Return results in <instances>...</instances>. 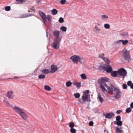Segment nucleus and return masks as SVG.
Returning <instances> with one entry per match:
<instances>
[{"label": "nucleus", "mask_w": 133, "mask_h": 133, "mask_svg": "<svg viewBox=\"0 0 133 133\" xmlns=\"http://www.w3.org/2000/svg\"><path fill=\"white\" fill-rule=\"evenodd\" d=\"M45 77V75L44 74L39 75L38 76V78L40 79H44Z\"/></svg>", "instance_id": "2f4dec72"}, {"label": "nucleus", "mask_w": 133, "mask_h": 133, "mask_svg": "<svg viewBox=\"0 0 133 133\" xmlns=\"http://www.w3.org/2000/svg\"><path fill=\"white\" fill-rule=\"evenodd\" d=\"M58 12V11L55 9H53L51 10V14L53 15H56Z\"/></svg>", "instance_id": "5701e85b"}, {"label": "nucleus", "mask_w": 133, "mask_h": 133, "mask_svg": "<svg viewBox=\"0 0 133 133\" xmlns=\"http://www.w3.org/2000/svg\"><path fill=\"white\" fill-rule=\"evenodd\" d=\"M5 10L7 11H9L11 9V8L10 6H6L5 8Z\"/></svg>", "instance_id": "ea45409f"}, {"label": "nucleus", "mask_w": 133, "mask_h": 133, "mask_svg": "<svg viewBox=\"0 0 133 133\" xmlns=\"http://www.w3.org/2000/svg\"><path fill=\"white\" fill-rule=\"evenodd\" d=\"M51 69L50 71L51 73H54L57 71L58 68L57 66L55 65H52L51 66Z\"/></svg>", "instance_id": "ddd939ff"}, {"label": "nucleus", "mask_w": 133, "mask_h": 133, "mask_svg": "<svg viewBox=\"0 0 133 133\" xmlns=\"http://www.w3.org/2000/svg\"><path fill=\"white\" fill-rule=\"evenodd\" d=\"M80 63H84V60L83 59V58L79 56V58L78 60Z\"/></svg>", "instance_id": "72a5a7b5"}, {"label": "nucleus", "mask_w": 133, "mask_h": 133, "mask_svg": "<svg viewBox=\"0 0 133 133\" xmlns=\"http://www.w3.org/2000/svg\"><path fill=\"white\" fill-rule=\"evenodd\" d=\"M78 101L80 103H84V101H83V100L82 101L81 100L79 99L78 100Z\"/></svg>", "instance_id": "4d7b16f0"}, {"label": "nucleus", "mask_w": 133, "mask_h": 133, "mask_svg": "<svg viewBox=\"0 0 133 133\" xmlns=\"http://www.w3.org/2000/svg\"><path fill=\"white\" fill-rule=\"evenodd\" d=\"M81 77L83 79H87V77L85 74H82L81 75Z\"/></svg>", "instance_id": "cd10ccee"}, {"label": "nucleus", "mask_w": 133, "mask_h": 133, "mask_svg": "<svg viewBox=\"0 0 133 133\" xmlns=\"http://www.w3.org/2000/svg\"><path fill=\"white\" fill-rule=\"evenodd\" d=\"M130 86L131 89H133V83H132Z\"/></svg>", "instance_id": "052dcab7"}, {"label": "nucleus", "mask_w": 133, "mask_h": 133, "mask_svg": "<svg viewBox=\"0 0 133 133\" xmlns=\"http://www.w3.org/2000/svg\"><path fill=\"white\" fill-rule=\"evenodd\" d=\"M128 42V41L127 40H123L122 43L123 45H126L127 44Z\"/></svg>", "instance_id": "79ce46f5"}, {"label": "nucleus", "mask_w": 133, "mask_h": 133, "mask_svg": "<svg viewBox=\"0 0 133 133\" xmlns=\"http://www.w3.org/2000/svg\"><path fill=\"white\" fill-rule=\"evenodd\" d=\"M122 111L121 110H118L116 111V113L117 114H119Z\"/></svg>", "instance_id": "5fc2aeb1"}, {"label": "nucleus", "mask_w": 133, "mask_h": 133, "mask_svg": "<svg viewBox=\"0 0 133 133\" xmlns=\"http://www.w3.org/2000/svg\"><path fill=\"white\" fill-rule=\"evenodd\" d=\"M41 72L45 74H48L50 72V71L47 69H43L41 71Z\"/></svg>", "instance_id": "412c9836"}, {"label": "nucleus", "mask_w": 133, "mask_h": 133, "mask_svg": "<svg viewBox=\"0 0 133 133\" xmlns=\"http://www.w3.org/2000/svg\"><path fill=\"white\" fill-rule=\"evenodd\" d=\"M116 132L117 133H123V130H120V128L118 127H116Z\"/></svg>", "instance_id": "aec40b11"}, {"label": "nucleus", "mask_w": 133, "mask_h": 133, "mask_svg": "<svg viewBox=\"0 0 133 133\" xmlns=\"http://www.w3.org/2000/svg\"><path fill=\"white\" fill-rule=\"evenodd\" d=\"M104 27L106 29H109L110 28V25L109 24H104Z\"/></svg>", "instance_id": "a19ab883"}, {"label": "nucleus", "mask_w": 133, "mask_h": 133, "mask_svg": "<svg viewBox=\"0 0 133 133\" xmlns=\"http://www.w3.org/2000/svg\"><path fill=\"white\" fill-rule=\"evenodd\" d=\"M69 126L71 128H74L73 127L75 126V124L73 122H70L69 123Z\"/></svg>", "instance_id": "c756f323"}, {"label": "nucleus", "mask_w": 133, "mask_h": 133, "mask_svg": "<svg viewBox=\"0 0 133 133\" xmlns=\"http://www.w3.org/2000/svg\"><path fill=\"white\" fill-rule=\"evenodd\" d=\"M5 103L6 104V105H7V106H9L10 104L7 101H6Z\"/></svg>", "instance_id": "6e6d98bb"}, {"label": "nucleus", "mask_w": 133, "mask_h": 133, "mask_svg": "<svg viewBox=\"0 0 133 133\" xmlns=\"http://www.w3.org/2000/svg\"><path fill=\"white\" fill-rule=\"evenodd\" d=\"M111 75L114 77H118V74L117 70V71H113L110 73Z\"/></svg>", "instance_id": "f3484780"}, {"label": "nucleus", "mask_w": 133, "mask_h": 133, "mask_svg": "<svg viewBox=\"0 0 133 133\" xmlns=\"http://www.w3.org/2000/svg\"><path fill=\"white\" fill-rule=\"evenodd\" d=\"M19 115L21 116L22 118L24 119H26L27 117L28 116L23 111H22Z\"/></svg>", "instance_id": "dca6fc26"}, {"label": "nucleus", "mask_w": 133, "mask_h": 133, "mask_svg": "<svg viewBox=\"0 0 133 133\" xmlns=\"http://www.w3.org/2000/svg\"><path fill=\"white\" fill-rule=\"evenodd\" d=\"M104 54L103 53L101 54H99V57L100 58L103 59L105 57H104Z\"/></svg>", "instance_id": "4c0bfd02"}, {"label": "nucleus", "mask_w": 133, "mask_h": 133, "mask_svg": "<svg viewBox=\"0 0 133 133\" xmlns=\"http://www.w3.org/2000/svg\"><path fill=\"white\" fill-rule=\"evenodd\" d=\"M100 87L102 89V91L103 92H107V90L103 85L101 84V85Z\"/></svg>", "instance_id": "393cba45"}, {"label": "nucleus", "mask_w": 133, "mask_h": 133, "mask_svg": "<svg viewBox=\"0 0 133 133\" xmlns=\"http://www.w3.org/2000/svg\"><path fill=\"white\" fill-rule=\"evenodd\" d=\"M4 102H5V101H6L5 99H4Z\"/></svg>", "instance_id": "0e129e2a"}, {"label": "nucleus", "mask_w": 133, "mask_h": 133, "mask_svg": "<svg viewBox=\"0 0 133 133\" xmlns=\"http://www.w3.org/2000/svg\"><path fill=\"white\" fill-rule=\"evenodd\" d=\"M76 130L74 128H71L70 131L71 133H76Z\"/></svg>", "instance_id": "c9c22d12"}, {"label": "nucleus", "mask_w": 133, "mask_h": 133, "mask_svg": "<svg viewBox=\"0 0 133 133\" xmlns=\"http://www.w3.org/2000/svg\"><path fill=\"white\" fill-rule=\"evenodd\" d=\"M120 128V130H121L122 129V128H121V127L120 128Z\"/></svg>", "instance_id": "338daca9"}, {"label": "nucleus", "mask_w": 133, "mask_h": 133, "mask_svg": "<svg viewBox=\"0 0 133 133\" xmlns=\"http://www.w3.org/2000/svg\"><path fill=\"white\" fill-rule=\"evenodd\" d=\"M122 87L123 89H127V85L125 84H123L122 85Z\"/></svg>", "instance_id": "de8ad7c7"}, {"label": "nucleus", "mask_w": 133, "mask_h": 133, "mask_svg": "<svg viewBox=\"0 0 133 133\" xmlns=\"http://www.w3.org/2000/svg\"><path fill=\"white\" fill-rule=\"evenodd\" d=\"M61 39H54L53 42L51 44L52 47L54 49L59 48Z\"/></svg>", "instance_id": "20e7f679"}, {"label": "nucleus", "mask_w": 133, "mask_h": 133, "mask_svg": "<svg viewBox=\"0 0 133 133\" xmlns=\"http://www.w3.org/2000/svg\"><path fill=\"white\" fill-rule=\"evenodd\" d=\"M32 15V14H22L20 16V18H24L28 17L30 16H31Z\"/></svg>", "instance_id": "a211bd4d"}, {"label": "nucleus", "mask_w": 133, "mask_h": 133, "mask_svg": "<svg viewBox=\"0 0 133 133\" xmlns=\"http://www.w3.org/2000/svg\"><path fill=\"white\" fill-rule=\"evenodd\" d=\"M13 93L14 92L12 91H9L7 93V96L9 99H12L13 97V96L12 95Z\"/></svg>", "instance_id": "2eb2a0df"}, {"label": "nucleus", "mask_w": 133, "mask_h": 133, "mask_svg": "<svg viewBox=\"0 0 133 133\" xmlns=\"http://www.w3.org/2000/svg\"><path fill=\"white\" fill-rule=\"evenodd\" d=\"M39 14L40 16L41 17L44 23L45 24V22L46 21V16L45 14L43 12L41 11H39Z\"/></svg>", "instance_id": "0eeeda50"}, {"label": "nucleus", "mask_w": 133, "mask_h": 133, "mask_svg": "<svg viewBox=\"0 0 133 133\" xmlns=\"http://www.w3.org/2000/svg\"><path fill=\"white\" fill-rule=\"evenodd\" d=\"M47 19L49 21H51L52 19L51 16L50 15H47L46 16V19Z\"/></svg>", "instance_id": "bb28decb"}, {"label": "nucleus", "mask_w": 133, "mask_h": 133, "mask_svg": "<svg viewBox=\"0 0 133 133\" xmlns=\"http://www.w3.org/2000/svg\"><path fill=\"white\" fill-rule=\"evenodd\" d=\"M121 119V117L119 116L118 115L116 116V121H120Z\"/></svg>", "instance_id": "c03bdc74"}, {"label": "nucleus", "mask_w": 133, "mask_h": 133, "mask_svg": "<svg viewBox=\"0 0 133 133\" xmlns=\"http://www.w3.org/2000/svg\"><path fill=\"white\" fill-rule=\"evenodd\" d=\"M89 91L88 90H86L85 91H83V93L85 94H88L89 93Z\"/></svg>", "instance_id": "864d4df0"}, {"label": "nucleus", "mask_w": 133, "mask_h": 133, "mask_svg": "<svg viewBox=\"0 0 133 133\" xmlns=\"http://www.w3.org/2000/svg\"><path fill=\"white\" fill-rule=\"evenodd\" d=\"M46 36L47 37H48V34L47 32H46Z\"/></svg>", "instance_id": "69168bd1"}, {"label": "nucleus", "mask_w": 133, "mask_h": 133, "mask_svg": "<svg viewBox=\"0 0 133 133\" xmlns=\"http://www.w3.org/2000/svg\"><path fill=\"white\" fill-rule=\"evenodd\" d=\"M53 35L54 36L55 38L54 39H61V38L59 37V35L60 32L59 31L55 30L53 32Z\"/></svg>", "instance_id": "9d476101"}, {"label": "nucleus", "mask_w": 133, "mask_h": 133, "mask_svg": "<svg viewBox=\"0 0 133 133\" xmlns=\"http://www.w3.org/2000/svg\"><path fill=\"white\" fill-rule=\"evenodd\" d=\"M98 98L99 99L100 102H101V103H102L104 101L103 99L101 97V95L99 94L98 95Z\"/></svg>", "instance_id": "b1692460"}, {"label": "nucleus", "mask_w": 133, "mask_h": 133, "mask_svg": "<svg viewBox=\"0 0 133 133\" xmlns=\"http://www.w3.org/2000/svg\"><path fill=\"white\" fill-rule=\"evenodd\" d=\"M131 108L129 107L127 108L125 110V112L126 113H130L131 111Z\"/></svg>", "instance_id": "473e14b6"}, {"label": "nucleus", "mask_w": 133, "mask_h": 133, "mask_svg": "<svg viewBox=\"0 0 133 133\" xmlns=\"http://www.w3.org/2000/svg\"><path fill=\"white\" fill-rule=\"evenodd\" d=\"M101 69L104 70V71L108 73H110L112 71V69L111 65L108 64L104 65L102 66H101L99 67Z\"/></svg>", "instance_id": "7ed1b4c3"}, {"label": "nucleus", "mask_w": 133, "mask_h": 133, "mask_svg": "<svg viewBox=\"0 0 133 133\" xmlns=\"http://www.w3.org/2000/svg\"><path fill=\"white\" fill-rule=\"evenodd\" d=\"M128 35L127 32H123L121 34V35L123 37H125Z\"/></svg>", "instance_id": "58836bf2"}, {"label": "nucleus", "mask_w": 133, "mask_h": 133, "mask_svg": "<svg viewBox=\"0 0 133 133\" xmlns=\"http://www.w3.org/2000/svg\"><path fill=\"white\" fill-rule=\"evenodd\" d=\"M114 91L115 92V94L114 96L116 99H118L120 97L122 93L120 90L117 87H115L114 89Z\"/></svg>", "instance_id": "39448f33"}, {"label": "nucleus", "mask_w": 133, "mask_h": 133, "mask_svg": "<svg viewBox=\"0 0 133 133\" xmlns=\"http://www.w3.org/2000/svg\"><path fill=\"white\" fill-rule=\"evenodd\" d=\"M123 40H120L117 41H116L115 42V43H122Z\"/></svg>", "instance_id": "a18cd8bd"}, {"label": "nucleus", "mask_w": 133, "mask_h": 133, "mask_svg": "<svg viewBox=\"0 0 133 133\" xmlns=\"http://www.w3.org/2000/svg\"><path fill=\"white\" fill-rule=\"evenodd\" d=\"M101 17L103 19L107 18H108V16L106 15H102Z\"/></svg>", "instance_id": "09e8293b"}, {"label": "nucleus", "mask_w": 133, "mask_h": 133, "mask_svg": "<svg viewBox=\"0 0 133 133\" xmlns=\"http://www.w3.org/2000/svg\"><path fill=\"white\" fill-rule=\"evenodd\" d=\"M74 96L76 98H78L80 96V95L79 93H77L74 94Z\"/></svg>", "instance_id": "e433bc0d"}, {"label": "nucleus", "mask_w": 133, "mask_h": 133, "mask_svg": "<svg viewBox=\"0 0 133 133\" xmlns=\"http://www.w3.org/2000/svg\"><path fill=\"white\" fill-rule=\"evenodd\" d=\"M114 123L115 124H117L118 126L121 125L122 124V121H115L114 122Z\"/></svg>", "instance_id": "6ab92c4d"}, {"label": "nucleus", "mask_w": 133, "mask_h": 133, "mask_svg": "<svg viewBox=\"0 0 133 133\" xmlns=\"http://www.w3.org/2000/svg\"><path fill=\"white\" fill-rule=\"evenodd\" d=\"M103 115L105 116L106 118L110 119L115 115V114L113 112H109L107 113L106 114H103Z\"/></svg>", "instance_id": "9b49d317"}, {"label": "nucleus", "mask_w": 133, "mask_h": 133, "mask_svg": "<svg viewBox=\"0 0 133 133\" xmlns=\"http://www.w3.org/2000/svg\"><path fill=\"white\" fill-rule=\"evenodd\" d=\"M106 132L107 133H109L108 131H107Z\"/></svg>", "instance_id": "774afa93"}, {"label": "nucleus", "mask_w": 133, "mask_h": 133, "mask_svg": "<svg viewBox=\"0 0 133 133\" xmlns=\"http://www.w3.org/2000/svg\"><path fill=\"white\" fill-rule=\"evenodd\" d=\"M66 1V0H61L60 1V3L62 4H64L65 3Z\"/></svg>", "instance_id": "49530a36"}, {"label": "nucleus", "mask_w": 133, "mask_h": 133, "mask_svg": "<svg viewBox=\"0 0 133 133\" xmlns=\"http://www.w3.org/2000/svg\"><path fill=\"white\" fill-rule=\"evenodd\" d=\"M81 82L78 83L76 82H73V84L77 88H79L81 87Z\"/></svg>", "instance_id": "4be33fe9"}, {"label": "nucleus", "mask_w": 133, "mask_h": 133, "mask_svg": "<svg viewBox=\"0 0 133 133\" xmlns=\"http://www.w3.org/2000/svg\"><path fill=\"white\" fill-rule=\"evenodd\" d=\"M130 106L132 108H133V102H132L131 103L130 105Z\"/></svg>", "instance_id": "bf43d9fd"}, {"label": "nucleus", "mask_w": 133, "mask_h": 133, "mask_svg": "<svg viewBox=\"0 0 133 133\" xmlns=\"http://www.w3.org/2000/svg\"><path fill=\"white\" fill-rule=\"evenodd\" d=\"M14 78H15V79H16V78H19V77H14Z\"/></svg>", "instance_id": "e2e57ef3"}, {"label": "nucleus", "mask_w": 133, "mask_h": 133, "mask_svg": "<svg viewBox=\"0 0 133 133\" xmlns=\"http://www.w3.org/2000/svg\"><path fill=\"white\" fill-rule=\"evenodd\" d=\"M108 78L107 77H102L98 80L97 83L101 85H102L103 84L108 82Z\"/></svg>", "instance_id": "423d86ee"}, {"label": "nucleus", "mask_w": 133, "mask_h": 133, "mask_svg": "<svg viewBox=\"0 0 133 133\" xmlns=\"http://www.w3.org/2000/svg\"><path fill=\"white\" fill-rule=\"evenodd\" d=\"M94 123L92 121H91L89 123V124L90 126H92L93 125Z\"/></svg>", "instance_id": "3c124183"}, {"label": "nucleus", "mask_w": 133, "mask_h": 133, "mask_svg": "<svg viewBox=\"0 0 133 133\" xmlns=\"http://www.w3.org/2000/svg\"><path fill=\"white\" fill-rule=\"evenodd\" d=\"M132 84V82L130 81H128L127 83V85L129 86H130Z\"/></svg>", "instance_id": "8fccbe9b"}, {"label": "nucleus", "mask_w": 133, "mask_h": 133, "mask_svg": "<svg viewBox=\"0 0 133 133\" xmlns=\"http://www.w3.org/2000/svg\"><path fill=\"white\" fill-rule=\"evenodd\" d=\"M60 29L63 31L65 32L66 31L67 28L66 27L63 26L61 27Z\"/></svg>", "instance_id": "7c9ffc66"}, {"label": "nucleus", "mask_w": 133, "mask_h": 133, "mask_svg": "<svg viewBox=\"0 0 133 133\" xmlns=\"http://www.w3.org/2000/svg\"><path fill=\"white\" fill-rule=\"evenodd\" d=\"M82 98L83 101H87L89 102L91 101V99L90 98V96L88 94H84L82 97Z\"/></svg>", "instance_id": "6e6552de"}, {"label": "nucleus", "mask_w": 133, "mask_h": 133, "mask_svg": "<svg viewBox=\"0 0 133 133\" xmlns=\"http://www.w3.org/2000/svg\"><path fill=\"white\" fill-rule=\"evenodd\" d=\"M115 87L112 84H111L110 86H109L107 88L108 91V92L110 95H112L113 94V91H114V89Z\"/></svg>", "instance_id": "f8f14e48"}, {"label": "nucleus", "mask_w": 133, "mask_h": 133, "mask_svg": "<svg viewBox=\"0 0 133 133\" xmlns=\"http://www.w3.org/2000/svg\"><path fill=\"white\" fill-rule=\"evenodd\" d=\"M79 58V56L75 55L71 57L70 59L74 63L77 64L78 63V61Z\"/></svg>", "instance_id": "1a4fd4ad"}, {"label": "nucleus", "mask_w": 133, "mask_h": 133, "mask_svg": "<svg viewBox=\"0 0 133 133\" xmlns=\"http://www.w3.org/2000/svg\"><path fill=\"white\" fill-rule=\"evenodd\" d=\"M44 89L47 91H50L51 89V87L47 85H45V86Z\"/></svg>", "instance_id": "c85d7f7f"}, {"label": "nucleus", "mask_w": 133, "mask_h": 133, "mask_svg": "<svg viewBox=\"0 0 133 133\" xmlns=\"http://www.w3.org/2000/svg\"><path fill=\"white\" fill-rule=\"evenodd\" d=\"M16 1H19L21 2H23V0H16Z\"/></svg>", "instance_id": "13d9d810"}, {"label": "nucleus", "mask_w": 133, "mask_h": 133, "mask_svg": "<svg viewBox=\"0 0 133 133\" xmlns=\"http://www.w3.org/2000/svg\"><path fill=\"white\" fill-rule=\"evenodd\" d=\"M95 29L97 31H99L101 30L100 29H99L98 27L96 25L95 26Z\"/></svg>", "instance_id": "603ef678"}, {"label": "nucleus", "mask_w": 133, "mask_h": 133, "mask_svg": "<svg viewBox=\"0 0 133 133\" xmlns=\"http://www.w3.org/2000/svg\"><path fill=\"white\" fill-rule=\"evenodd\" d=\"M72 83L70 81H68L66 83V85L68 87H70Z\"/></svg>", "instance_id": "f704fd0d"}, {"label": "nucleus", "mask_w": 133, "mask_h": 133, "mask_svg": "<svg viewBox=\"0 0 133 133\" xmlns=\"http://www.w3.org/2000/svg\"><path fill=\"white\" fill-rule=\"evenodd\" d=\"M103 60L104 61H105L108 64H110V61L109 59L105 57Z\"/></svg>", "instance_id": "a878e982"}, {"label": "nucleus", "mask_w": 133, "mask_h": 133, "mask_svg": "<svg viewBox=\"0 0 133 133\" xmlns=\"http://www.w3.org/2000/svg\"><path fill=\"white\" fill-rule=\"evenodd\" d=\"M122 56L124 59L125 61H128L130 58L129 52L126 49H124L122 51Z\"/></svg>", "instance_id": "f03ea898"}, {"label": "nucleus", "mask_w": 133, "mask_h": 133, "mask_svg": "<svg viewBox=\"0 0 133 133\" xmlns=\"http://www.w3.org/2000/svg\"><path fill=\"white\" fill-rule=\"evenodd\" d=\"M118 77L124 79L127 74V71L124 68H121L117 70Z\"/></svg>", "instance_id": "f257e3e1"}, {"label": "nucleus", "mask_w": 133, "mask_h": 133, "mask_svg": "<svg viewBox=\"0 0 133 133\" xmlns=\"http://www.w3.org/2000/svg\"><path fill=\"white\" fill-rule=\"evenodd\" d=\"M104 86L105 87H106V88H108V87L109 86H108V85H107L105 83H104Z\"/></svg>", "instance_id": "680f3d73"}, {"label": "nucleus", "mask_w": 133, "mask_h": 133, "mask_svg": "<svg viewBox=\"0 0 133 133\" xmlns=\"http://www.w3.org/2000/svg\"><path fill=\"white\" fill-rule=\"evenodd\" d=\"M14 109L16 112L19 115L23 111L21 108L16 106H15Z\"/></svg>", "instance_id": "4468645a"}, {"label": "nucleus", "mask_w": 133, "mask_h": 133, "mask_svg": "<svg viewBox=\"0 0 133 133\" xmlns=\"http://www.w3.org/2000/svg\"><path fill=\"white\" fill-rule=\"evenodd\" d=\"M58 21L60 23H62L64 22V20L63 18L61 17L59 18L58 20Z\"/></svg>", "instance_id": "37998d69"}]
</instances>
